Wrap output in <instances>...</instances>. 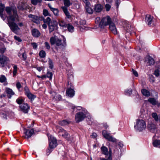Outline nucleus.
<instances>
[{
	"label": "nucleus",
	"mask_w": 160,
	"mask_h": 160,
	"mask_svg": "<svg viewBox=\"0 0 160 160\" xmlns=\"http://www.w3.org/2000/svg\"><path fill=\"white\" fill-rule=\"evenodd\" d=\"M52 151L50 149H48L47 150V154L48 155L52 152Z\"/></svg>",
	"instance_id": "338daca9"
},
{
	"label": "nucleus",
	"mask_w": 160,
	"mask_h": 160,
	"mask_svg": "<svg viewBox=\"0 0 160 160\" xmlns=\"http://www.w3.org/2000/svg\"><path fill=\"white\" fill-rule=\"evenodd\" d=\"M17 8L19 10L23 11L24 10H27L28 8L26 2L23 0H21L18 2Z\"/></svg>",
	"instance_id": "9b49d317"
},
{
	"label": "nucleus",
	"mask_w": 160,
	"mask_h": 160,
	"mask_svg": "<svg viewBox=\"0 0 160 160\" xmlns=\"http://www.w3.org/2000/svg\"><path fill=\"white\" fill-rule=\"evenodd\" d=\"M48 59L49 67L52 69L53 67V63L52 61L50 58H48Z\"/></svg>",
	"instance_id": "4c0bfd02"
},
{
	"label": "nucleus",
	"mask_w": 160,
	"mask_h": 160,
	"mask_svg": "<svg viewBox=\"0 0 160 160\" xmlns=\"http://www.w3.org/2000/svg\"><path fill=\"white\" fill-rule=\"evenodd\" d=\"M105 8L106 11L108 12L110 10L111 8V6L109 4H107L105 5Z\"/></svg>",
	"instance_id": "09e8293b"
},
{
	"label": "nucleus",
	"mask_w": 160,
	"mask_h": 160,
	"mask_svg": "<svg viewBox=\"0 0 160 160\" xmlns=\"http://www.w3.org/2000/svg\"><path fill=\"white\" fill-rule=\"evenodd\" d=\"M24 89L25 91V93L26 95L30 92L28 88L27 87H25Z\"/></svg>",
	"instance_id": "8fccbe9b"
},
{
	"label": "nucleus",
	"mask_w": 160,
	"mask_h": 160,
	"mask_svg": "<svg viewBox=\"0 0 160 160\" xmlns=\"http://www.w3.org/2000/svg\"><path fill=\"white\" fill-rule=\"evenodd\" d=\"M76 108L78 110H82V111L83 109H85L84 108H82L81 107H76L75 106H73V107H72V108L73 109L74 111V110Z\"/></svg>",
	"instance_id": "603ef678"
},
{
	"label": "nucleus",
	"mask_w": 160,
	"mask_h": 160,
	"mask_svg": "<svg viewBox=\"0 0 160 160\" xmlns=\"http://www.w3.org/2000/svg\"><path fill=\"white\" fill-rule=\"evenodd\" d=\"M58 24L59 25L62 27L63 28H66L67 27V24L65 21L63 20H59L58 22Z\"/></svg>",
	"instance_id": "a878e982"
},
{
	"label": "nucleus",
	"mask_w": 160,
	"mask_h": 160,
	"mask_svg": "<svg viewBox=\"0 0 160 160\" xmlns=\"http://www.w3.org/2000/svg\"><path fill=\"white\" fill-rule=\"evenodd\" d=\"M48 25L49 27V32L50 33H51L54 30L57 26L56 24L54 21L48 23Z\"/></svg>",
	"instance_id": "aec40b11"
},
{
	"label": "nucleus",
	"mask_w": 160,
	"mask_h": 160,
	"mask_svg": "<svg viewBox=\"0 0 160 160\" xmlns=\"http://www.w3.org/2000/svg\"><path fill=\"white\" fill-rule=\"evenodd\" d=\"M20 110L25 113H27L29 110V106L27 103H23L19 106Z\"/></svg>",
	"instance_id": "f8f14e48"
},
{
	"label": "nucleus",
	"mask_w": 160,
	"mask_h": 160,
	"mask_svg": "<svg viewBox=\"0 0 160 160\" xmlns=\"http://www.w3.org/2000/svg\"><path fill=\"white\" fill-rule=\"evenodd\" d=\"M109 25L111 31L115 34H117V29L114 23L112 22Z\"/></svg>",
	"instance_id": "f3484780"
},
{
	"label": "nucleus",
	"mask_w": 160,
	"mask_h": 160,
	"mask_svg": "<svg viewBox=\"0 0 160 160\" xmlns=\"http://www.w3.org/2000/svg\"><path fill=\"white\" fill-rule=\"evenodd\" d=\"M101 150L102 153L105 155H107L108 153V149L105 146H102L101 148Z\"/></svg>",
	"instance_id": "c85d7f7f"
},
{
	"label": "nucleus",
	"mask_w": 160,
	"mask_h": 160,
	"mask_svg": "<svg viewBox=\"0 0 160 160\" xmlns=\"http://www.w3.org/2000/svg\"><path fill=\"white\" fill-rule=\"evenodd\" d=\"M10 62L8 58L3 54L0 55V67L3 68Z\"/></svg>",
	"instance_id": "6e6552de"
},
{
	"label": "nucleus",
	"mask_w": 160,
	"mask_h": 160,
	"mask_svg": "<svg viewBox=\"0 0 160 160\" xmlns=\"http://www.w3.org/2000/svg\"><path fill=\"white\" fill-rule=\"evenodd\" d=\"M14 38L16 40L18 41L19 42H21L22 41V40L19 37L15 36L14 37Z\"/></svg>",
	"instance_id": "bf43d9fd"
},
{
	"label": "nucleus",
	"mask_w": 160,
	"mask_h": 160,
	"mask_svg": "<svg viewBox=\"0 0 160 160\" xmlns=\"http://www.w3.org/2000/svg\"><path fill=\"white\" fill-rule=\"evenodd\" d=\"M132 90L131 89H126L125 91V95L129 96L132 93Z\"/></svg>",
	"instance_id": "79ce46f5"
},
{
	"label": "nucleus",
	"mask_w": 160,
	"mask_h": 160,
	"mask_svg": "<svg viewBox=\"0 0 160 160\" xmlns=\"http://www.w3.org/2000/svg\"><path fill=\"white\" fill-rule=\"evenodd\" d=\"M153 17L149 14L146 15L145 18L146 22L148 25H151V24L153 25Z\"/></svg>",
	"instance_id": "4468645a"
},
{
	"label": "nucleus",
	"mask_w": 160,
	"mask_h": 160,
	"mask_svg": "<svg viewBox=\"0 0 160 160\" xmlns=\"http://www.w3.org/2000/svg\"><path fill=\"white\" fill-rule=\"evenodd\" d=\"M102 135L108 141L112 142L115 144H116L117 143V140L116 139L112 136H111L110 133L108 132L106 130H104L102 131Z\"/></svg>",
	"instance_id": "0eeeda50"
},
{
	"label": "nucleus",
	"mask_w": 160,
	"mask_h": 160,
	"mask_svg": "<svg viewBox=\"0 0 160 160\" xmlns=\"http://www.w3.org/2000/svg\"><path fill=\"white\" fill-rule=\"evenodd\" d=\"M120 3V0H116L115 1V3L116 6H117V8L118 7L119 4Z\"/></svg>",
	"instance_id": "e2e57ef3"
},
{
	"label": "nucleus",
	"mask_w": 160,
	"mask_h": 160,
	"mask_svg": "<svg viewBox=\"0 0 160 160\" xmlns=\"http://www.w3.org/2000/svg\"><path fill=\"white\" fill-rule=\"evenodd\" d=\"M134 127L137 131L141 132L145 130L146 128V122L142 119H137Z\"/></svg>",
	"instance_id": "7ed1b4c3"
},
{
	"label": "nucleus",
	"mask_w": 160,
	"mask_h": 160,
	"mask_svg": "<svg viewBox=\"0 0 160 160\" xmlns=\"http://www.w3.org/2000/svg\"><path fill=\"white\" fill-rule=\"evenodd\" d=\"M36 68L37 70H38L39 72H40L44 68L42 67H38Z\"/></svg>",
	"instance_id": "680f3d73"
},
{
	"label": "nucleus",
	"mask_w": 160,
	"mask_h": 160,
	"mask_svg": "<svg viewBox=\"0 0 160 160\" xmlns=\"http://www.w3.org/2000/svg\"><path fill=\"white\" fill-rule=\"evenodd\" d=\"M88 111L85 109H82V111L77 113L75 115V120L77 122L83 121L86 117Z\"/></svg>",
	"instance_id": "20e7f679"
},
{
	"label": "nucleus",
	"mask_w": 160,
	"mask_h": 160,
	"mask_svg": "<svg viewBox=\"0 0 160 160\" xmlns=\"http://www.w3.org/2000/svg\"><path fill=\"white\" fill-rule=\"evenodd\" d=\"M141 92L142 94L146 97H148L150 95V92L148 90L143 89L141 90Z\"/></svg>",
	"instance_id": "bb28decb"
},
{
	"label": "nucleus",
	"mask_w": 160,
	"mask_h": 160,
	"mask_svg": "<svg viewBox=\"0 0 160 160\" xmlns=\"http://www.w3.org/2000/svg\"><path fill=\"white\" fill-rule=\"evenodd\" d=\"M148 101L153 105H156L157 103V101L156 100L153 98H149L148 99Z\"/></svg>",
	"instance_id": "7c9ffc66"
},
{
	"label": "nucleus",
	"mask_w": 160,
	"mask_h": 160,
	"mask_svg": "<svg viewBox=\"0 0 160 160\" xmlns=\"http://www.w3.org/2000/svg\"><path fill=\"white\" fill-rule=\"evenodd\" d=\"M16 102L18 104H21L24 102V100L22 97H19L17 99Z\"/></svg>",
	"instance_id": "a19ab883"
},
{
	"label": "nucleus",
	"mask_w": 160,
	"mask_h": 160,
	"mask_svg": "<svg viewBox=\"0 0 160 160\" xmlns=\"http://www.w3.org/2000/svg\"><path fill=\"white\" fill-rule=\"evenodd\" d=\"M74 88L73 85L71 83L69 84V82H68L67 89L66 91V95L70 98L73 97L75 94V91L74 90Z\"/></svg>",
	"instance_id": "39448f33"
},
{
	"label": "nucleus",
	"mask_w": 160,
	"mask_h": 160,
	"mask_svg": "<svg viewBox=\"0 0 160 160\" xmlns=\"http://www.w3.org/2000/svg\"><path fill=\"white\" fill-rule=\"evenodd\" d=\"M50 41L51 45H55V48L57 51L59 49H63L67 45L66 38L64 37L62 41L56 36L52 37Z\"/></svg>",
	"instance_id": "f03ea898"
},
{
	"label": "nucleus",
	"mask_w": 160,
	"mask_h": 160,
	"mask_svg": "<svg viewBox=\"0 0 160 160\" xmlns=\"http://www.w3.org/2000/svg\"><path fill=\"white\" fill-rule=\"evenodd\" d=\"M43 21L44 23H47L48 25L49 23H50L53 21H52L51 19L49 17H47L46 18H44L43 19Z\"/></svg>",
	"instance_id": "2f4dec72"
},
{
	"label": "nucleus",
	"mask_w": 160,
	"mask_h": 160,
	"mask_svg": "<svg viewBox=\"0 0 160 160\" xmlns=\"http://www.w3.org/2000/svg\"><path fill=\"white\" fill-rule=\"evenodd\" d=\"M53 75L52 73L49 71H48L46 74V77L48 78L50 80H51Z\"/></svg>",
	"instance_id": "58836bf2"
},
{
	"label": "nucleus",
	"mask_w": 160,
	"mask_h": 160,
	"mask_svg": "<svg viewBox=\"0 0 160 160\" xmlns=\"http://www.w3.org/2000/svg\"><path fill=\"white\" fill-rule=\"evenodd\" d=\"M24 133L25 134V138H30L34 132V130L33 129H24Z\"/></svg>",
	"instance_id": "ddd939ff"
},
{
	"label": "nucleus",
	"mask_w": 160,
	"mask_h": 160,
	"mask_svg": "<svg viewBox=\"0 0 160 160\" xmlns=\"http://www.w3.org/2000/svg\"><path fill=\"white\" fill-rule=\"evenodd\" d=\"M42 0H31V2L33 5H36L38 3H41Z\"/></svg>",
	"instance_id": "ea45409f"
},
{
	"label": "nucleus",
	"mask_w": 160,
	"mask_h": 160,
	"mask_svg": "<svg viewBox=\"0 0 160 160\" xmlns=\"http://www.w3.org/2000/svg\"><path fill=\"white\" fill-rule=\"evenodd\" d=\"M43 14L45 16H50V14L49 13L48 11L46 9H43Z\"/></svg>",
	"instance_id": "a18cd8bd"
},
{
	"label": "nucleus",
	"mask_w": 160,
	"mask_h": 160,
	"mask_svg": "<svg viewBox=\"0 0 160 160\" xmlns=\"http://www.w3.org/2000/svg\"><path fill=\"white\" fill-rule=\"evenodd\" d=\"M5 91L7 94L11 95H12L14 94V93L13 92L12 89L9 88H5Z\"/></svg>",
	"instance_id": "c756f323"
},
{
	"label": "nucleus",
	"mask_w": 160,
	"mask_h": 160,
	"mask_svg": "<svg viewBox=\"0 0 160 160\" xmlns=\"http://www.w3.org/2000/svg\"><path fill=\"white\" fill-rule=\"evenodd\" d=\"M5 49L4 48H2L0 49V53L1 54H3L4 53L5 51Z\"/></svg>",
	"instance_id": "69168bd1"
},
{
	"label": "nucleus",
	"mask_w": 160,
	"mask_h": 160,
	"mask_svg": "<svg viewBox=\"0 0 160 160\" xmlns=\"http://www.w3.org/2000/svg\"><path fill=\"white\" fill-rule=\"evenodd\" d=\"M97 136V134L96 133H93L91 136L92 138H95Z\"/></svg>",
	"instance_id": "0e129e2a"
},
{
	"label": "nucleus",
	"mask_w": 160,
	"mask_h": 160,
	"mask_svg": "<svg viewBox=\"0 0 160 160\" xmlns=\"http://www.w3.org/2000/svg\"><path fill=\"white\" fill-rule=\"evenodd\" d=\"M4 5L1 3L0 4V17H1L2 19L3 20H4L6 19L5 17L4 16L3 14V12L4 10Z\"/></svg>",
	"instance_id": "6ab92c4d"
},
{
	"label": "nucleus",
	"mask_w": 160,
	"mask_h": 160,
	"mask_svg": "<svg viewBox=\"0 0 160 160\" xmlns=\"http://www.w3.org/2000/svg\"><path fill=\"white\" fill-rule=\"evenodd\" d=\"M83 1L85 3V6H88L90 5V3L88 0H83Z\"/></svg>",
	"instance_id": "13d9d810"
},
{
	"label": "nucleus",
	"mask_w": 160,
	"mask_h": 160,
	"mask_svg": "<svg viewBox=\"0 0 160 160\" xmlns=\"http://www.w3.org/2000/svg\"><path fill=\"white\" fill-rule=\"evenodd\" d=\"M152 116L156 121H158V116L156 113H152Z\"/></svg>",
	"instance_id": "c03bdc74"
},
{
	"label": "nucleus",
	"mask_w": 160,
	"mask_h": 160,
	"mask_svg": "<svg viewBox=\"0 0 160 160\" xmlns=\"http://www.w3.org/2000/svg\"><path fill=\"white\" fill-rule=\"evenodd\" d=\"M28 98L31 101H33L36 98L35 95L31 93V92L28 93L26 95Z\"/></svg>",
	"instance_id": "cd10ccee"
},
{
	"label": "nucleus",
	"mask_w": 160,
	"mask_h": 160,
	"mask_svg": "<svg viewBox=\"0 0 160 160\" xmlns=\"http://www.w3.org/2000/svg\"><path fill=\"white\" fill-rule=\"evenodd\" d=\"M31 33L32 35L35 38H38L41 35L40 32L36 28L32 29L31 30Z\"/></svg>",
	"instance_id": "a211bd4d"
},
{
	"label": "nucleus",
	"mask_w": 160,
	"mask_h": 160,
	"mask_svg": "<svg viewBox=\"0 0 160 160\" xmlns=\"http://www.w3.org/2000/svg\"><path fill=\"white\" fill-rule=\"evenodd\" d=\"M28 17L31 18V21L34 22L37 24L39 23L40 18L37 16L30 14L28 15Z\"/></svg>",
	"instance_id": "2eb2a0df"
},
{
	"label": "nucleus",
	"mask_w": 160,
	"mask_h": 160,
	"mask_svg": "<svg viewBox=\"0 0 160 160\" xmlns=\"http://www.w3.org/2000/svg\"><path fill=\"white\" fill-rule=\"evenodd\" d=\"M48 6L49 8H50L51 11H52L54 8H53L52 7L50 3L48 4Z\"/></svg>",
	"instance_id": "774afa93"
},
{
	"label": "nucleus",
	"mask_w": 160,
	"mask_h": 160,
	"mask_svg": "<svg viewBox=\"0 0 160 160\" xmlns=\"http://www.w3.org/2000/svg\"><path fill=\"white\" fill-rule=\"evenodd\" d=\"M69 123V122L66 120H63L59 122V124L61 126H65Z\"/></svg>",
	"instance_id": "e433bc0d"
},
{
	"label": "nucleus",
	"mask_w": 160,
	"mask_h": 160,
	"mask_svg": "<svg viewBox=\"0 0 160 160\" xmlns=\"http://www.w3.org/2000/svg\"><path fill=\"white\" fill-rule=\"evenodd\" d=\"M111 22H112L110 17L108 16H107L106 17L102 18L100 22L99 26L101 28H102L104 26L109 25Z\"/></svg>",
	"instance_id": "423d86ee"
},
{
	"label": "nucleus",
	"mask_w": 160,
	"mask_h": 160,
	"mask_svg": "<svg viewBox=\"0 0 160 160\" xmlns=\"http://www.w3.org/2000/svg\"><path fill=\"white\" fill-rule=\"evenodd\" d=\"M63 2L65 5L64 7L67 8L72 5V3L70 2L69 0H63Z\"/></svg>",
	"instance_id": "c9c22d12"
},
{
	"label": "nucleus",
	"mask_w": 160,
	"mask_h": 160,
	"mask_svg": "<svg viewBox=\"0 0 160 160\" xmlns=\"http://www.w3.org/2000/svg\"><path fill=\"white\" fill-rule=\"evenodd\" d=\"M22 57L23 58L22 60L25 61L27 58V56L26 53L24 52L22 54Z\"/></svg>",
	"instance_id": "3c124183"
},
{
	"label": "nucleus",
	"mask_w": 160,
	"mask_h": 160,
	"mask_svg": "<svg viewBox=\"0 0 160 160\" xmlns=\"http://www.w3.org/2000/svg\"><path fill=\"white\" fill-rule=\"evenodd\" d=\"M32 45V46L33 48L34 49H36L37 47V43L35 42H33L31 43Z\"/></svg>",
	"instance_id": "052dcab7"
},
{
	"label": "nucleus",
	"mask_w": 160,
	"mask_h": 160,
	"mask_svg": "<svg viewBox=\"0 0 160 160\" xmlns=\"http://www.w3.org/2000/svg\"><path fill=\"white\" fill-rule=\"evenodd\" d=\"M16 86L18 90H19L22 87V85L19 82H17Z\"/></svg>",
	"instance_id": "5fc2aeb1"
},
{
	"label": "nucleus",
	"mask_w": 160,
	"mask_h": 160,
	"mask_svg": "<svg viewBox=\"0 0 160 160\" xmlns=\"http://www.w3.org/2000/svg\"><path fill=\"white\" fill-rule=\"evenodd\" d=\"M155 62L154 59L151 57H148L147 58V63L149 65H153Z\"/></svg>",
	"instance_id": "393cba45"
},
{
	"label": "nucleus",
	"mask_w": 160,
	"mask_h": 160,
	"mask_svg": "<svg viewBox=\"0 0 160 160\" xmlns=\"http://www.w3.org/2000/svg\"><path fill=\"white\" fill-rule=\"evenodd\" d=\"M58 133L68 141H72V138L70 136V135L66 131L64 130L62 128H60L58 131Z\"/></svg>",
	"instance_id": "1a4fd4ad"
},
{
	"label": "nucleus",
	"mask_w": 160,
	"mask_h": 160,
	"mask_svg": "<svg viewBox=\"0 0 160 160\" xmlns=\"http://www.w3.org/2000/svg\"><path fill=\"white\" fill-rule=\"evenodd\" d=\"M52 94V98L56 100H59L61 98V96L57 94L55 92H50Z\"/></svg>",
	"instance_id": "4be33fe9"
},
{
	"label": "nucleus",
	"mask_w": 160,
	"mask_h": 160,
	"mask_svg": "<svg viewBox=\"0 0 160 160\" xmlns=\"http://www.w3.org/2000/svg\"><path fill=\"white\" fill-rule=\"evenodd\" d=\"M45 47L48 50H49L50 48V45L49 43L46 42H44V43Z\"/></svg>",
	"instance_id": "de8ad7c7"
},
{
	"label": "nucleus",
	"mask_w": 160,
	"mask_h": 160,
	"mask_svg": "<svg viewBox=\"0 0 160 160\" xmlns=\"http://www.w3.org/2000/svg\"><path fill=\"white\" fill-rule=\"evenodd\" d=\"M148 129L151 132H154L155 131L156 127V125L152 122H150L147 126Z\"/></svg>",
	"instance_id": "dca6fc26"
},
{
	"label": "nucleus",
	"mask_w": 160,
	"mask_h": 160,
	"mask_svg": "<svg viewBox=\"0 0 160 160\" xmlns=\"http://www.w3.org/2000/svg\"><path fill=\"white\" fill-rule=\"evenodd\" d=\"M66 28H67L69 32H72L74 31V28L72 25L68 24Z\"/></svg>",
	"instance_id": "f704fd0d"
},
{
	"label": "nucleus",
	"mask_w": 160,
	"mask_h": 160,
	"mask_svg": "<svg viewBox=\"0 0 160 160\" xmlns=\"http://www.w3.org/2000/svg\"><path fill=\"white\" fill-rule=\"evenodd\" d=\"M86 22L85 20H81L80 21V23L81 25H85L86 24Z\"/></svg>",
	"instance_id": "6e6d98bb"
},
{
	"label": "nucleus",
	"mask_w": 160,
	"mask_h": 160,
	"mask_svg": "<svg viewBox=\"0 0 160 160\" xmlns=\"http://www.w3.org/2000/svg\"><path fill=\"white\" fill-rule=\"evenodd\" d=\"M6 81L7 78L4 75H1L0 76V82L1 83L5 82L4 84V85H6L8 84V83L6 82Z\"/></svg>",
	"instance_id": "b1692460"
},
{
	"label": "nucleus",
	"mask_w": 160,
	"mask_h": 160,
	"mask_svg": "<svg viewBox=\"0 0 160 160\" xmlns=\"http://www.w3.org/2000/svg\"><path fill=\"white\" fill-rule=\"evenodd\" d=\"M85 8L87 12L89 14H92V10L91 8L89 7V6H85Z\"/></svg>",
	"instance_id": "37998d69"
},
{
	"label": "nucleus",
	"mask_w": 160,
	"mask_h": 160,
	"mask_svg": "<svg viewBox=\"0 0 160 160\" xmlns=\"http://www.w3.org/2000/svg\"><path fill=\"white\" fill-rule=\"evenodd\" d=\"M46 53L44 50H41L39 53V56L41 58H44L46 57Z\"/></svg>",
	"instance_id": "72a5a7b5"
},
{
	"label": "nucleus",
	"mask_w": 160,
	"mask_h": 160,
	"mask_svg": "<svg viewBox=\"0 0 160 160\" xmlns=\"http://www.w3.org/2000/svg\"><path fill=\"white\" fill-rule=\"evenodd\" d=\"M103 8L102 6L100 4H98L96 5L94 7V9L96 12H99L101 11Z\"/></svg>",
	"instance_id": "412c9836"
},
{
	"label": "nucleus",
	"mask_w": 160,
	"mask_h": 160,
	"mask_svg": "<svg viewBox=\"0 0 160 160\" xmlns=\"http://www.w3.org/2000/svg\"><path fill=\"white\" fill-rule=\"evenodd\" d=\"M49 141V146L51 149L55 148L57 145L56 139L52 136L48 137Z\"/></svg>",
	"instance_id": "9d476101"
},
{
	"label": "nucleus",
	"mask_w": 160,
	"mask_h": 160,
	"mask_svg": "<svg viewBox=\"0 0 160 160\" xmlns=\"http://www.w3.org/2000/svg\"><path fill=\"white\" fill-rule=\"evenodd\" d=\"M5 11L9 16L7 17V24L9 26L11 30L14 33L17 34L20 28L15 22L19 21L18 16L17 13L16 8H12L7 7L5 8Z\"/></svg>",
	"instance_id": "f257e3e1"
},
{
	"label": "nucleus",
	"mask_w": 160,
	"mask_h": 160,
	"mask_svg": "<svg viewBox=\"0 0 160 160\" xmlns=\"http://www.w3.org/2000/svg\"><path fill=\"white\" fill-rule=\"evenodd\" d=\"M61 8L63 10L64 13L65 14L67 17L68 18H69L71 17V16L68 10V8L66 7H62Z\"/></svg>",
	"instance_id": "5701e85b"
},
{
	"label": "nucleus",
	"mask_w": 160,
	"mask_h": 160,
	"mask_svg": "<svg viewBox=\"0 0 160 160\" xmlns=\"http://www.w3.org/2000/svg\"><path fill=\"white\" fill-rule=\"evenodd\" d=\"M152 144L154 147H158L160 146V140H155L153 142Z\"/></svg>",
	"instance_id": "473e14b6"
},
{
	"label": "nucleus",
	"mask_w": 160,
	"mask_h": 160,
	"mask_svg": "<svg viewBox=\"0 0 160 160\" xmlns=\"http://www.w3.org/2000/svg\"><path fill=\"white\" fill-rule=\"evenodd\" d=\"M52 11L55 15L58 16V10L57 8H54Z\"/></svg>",
	"instance_id": "49530a36"
},
{
	"label": "nucleus",
	"mask_w": 160,
	"mask_h": 160,
	"mask_svg": "<svg viewBox=\"0 0 160 160\" xmlns=\"http://www.w3.org/2000/svg\"><path fill=\"white\" fill-rule=\"evenodd\" d=\"M154 74L157 77L159 76V71L158 69H156L154 72Z\"/></svg>",
	"instance_id": "864d4df0"
},
{
	"label": "nucleus",
	"mask_w": 160,
	"mask_h": 160,
	"mask_svg": "<svg viewBox=\"0 0 160 160\" xmlns=\"http://www.w3.org/2000/svg\"><path fill=\"white\" fill-rule=\"evenodd\" d=\"M133 74L136 77L138 76L137 72L133 69H132Z\"/></svg>",
	"instance_id": "4d7b16f0"
}]
</instances>
